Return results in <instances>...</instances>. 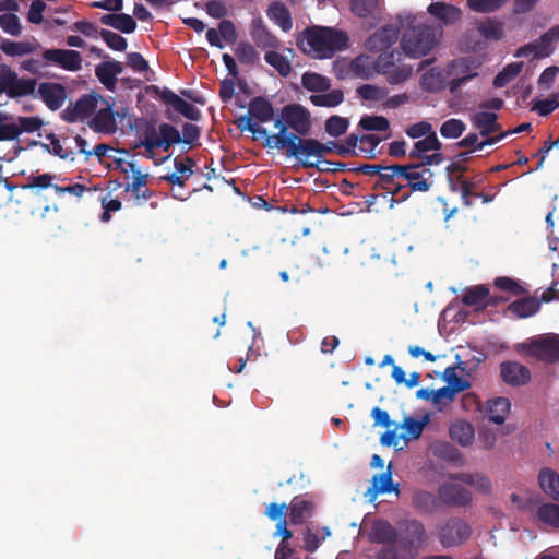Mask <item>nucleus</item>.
<instances>
[{
    "instance_id": "nucleus-63",
    "label": "nucleus",
    "mask_w": 559,
    "mask_h": 559,
    "mask_svg": "<svg viewBox=\"0 0 559 559\" xmlns=\"http://www.w3.org/2000/svg\"><path fill=\"white\" fill-rule=\"evenodd\" d=\"M235 53L239 62L245 64H253L259 58L254 47L245 41L238 44Z\"/></svg>"
},
{
    "instance_id": "nucleus-60",
    "label": "nucleus",
    "mask_w": 559,
    "mask_h": 559,
    "mask_svg": "<svg viewBox=\"0 0 559 559\" xmlns=\"http://www.w3.org/2000/svg\"><path fill=\"white\" fill-rule=\"evenodd\" d=\"M359 126L367 131H386L390 128V122L383 116H364Z\"/></svg>"
},
{
    "instance_id": "nucleus-18",
    "label": "nucleus",
    "mask_w": 559,
    "mask_h": 559,
    "mask_svg": "<svg viewBox=\"0 0 559 559\" xmlns=\"http://www.w3.org/2000/svg\"><path fill=\"white\" fill-rule=\"evenodd\" d=\"M1 81L0 92L7 93L11 98L33 94L37 83L35 79H19L15 73L9 74Z\"/></svg>"
},
{
    "instance_id": "nucleus-48",
    "label": "nucleus",
    "mask_w": 559,
    "mask_h": 559,
    "mask_svg": "<svg viewBox=\"0 0 559 559\" xmlns=\"http://www.w3.org/2000/svg\"><path fill=\"white\" fill-rule=\"evenodd\" d=\"M537 519L549 526L559 527V504L543 503L536 510Z\"/></svg>"
},
{
    "instance_id": "nucleus-34",
    "label": "nucleus",
    "mask_w": 559,
    "mask_h": 559,
    "mask_svg": "<svg viewBox=\"0 0 559 559\" xmlns=\"http://www.w3.org/2000/svg\"><path fill=\"white\" fill-rule=\"evenodd\" d=\"M450 437L462 447L472 444L475 436L474 427L466 420H457L450 426Z\"/></svg>"
},
{
    "instance_id": "nucleus-40",
    "label": "nucleus",
    "mask_w": 559,
    "mask_h": 559,
    "mask_svg": "<svg viewBox=\"0 0 559 559\" xmlns=\"http://www.w3.org/2000/svg\"><path fill=\"white\" fill-rule=\"evenodd\" d=\"M442 143L437 138L436 132L426 135L423 140L417 141L409 152L412 159L421 158L423 155L429 151H440Z\"/></svg>"
},
{
    "instance_id": "nucleus-13",
    "label": "nucleus",
    "mask_w": 559,
    "mask_h": 559,
    "mask_svg": "<svg viewBox=\"0 0 559 559\" xmlns=\"http://www.w3.org/2000/svg\"><path fill=\"white\" fill-rule=\"evenodd\" d=\"M479 66L480 63L478 61L468 57L452 61L450 70L454 78H452L448 84L450 93H455L467 81L476 78L478 75L477 69Z\"/></svg>"
},
{
    "instance_id": "nucleus-32",
    "label": "nucleus",
    "mask_w": 559,
    "mask_h": 559,
    "mask_svg": "<svg viewBox=\"0 0 559 559\" xmlns=\"http://www.w3.org/2000/svg\"><path fill=\"white\" fill-rule=\"evenodd\" d=\"M488 296L489 288L486 285H475L465 289L462 296V302L467 307H474L475 309H485Z\"/></svg>"
},
{
    "instance_id": "nucleus-31",
    "label": "nucleus",
    "mask_w": 559,
    "mask_h": 559,
    "mask_svg": "<svg viewBox=\"0 0 559 559\" xmlns=\"http://www.w3.org/2000/svg\"><path fill=\"white\" fill-rule=\"evenodd\" d=\"M251 37L257 46L262 49L280 47V40L270 33L261 20L253 21Z\"/></svg>"
},
{
    "instance_id": "nucleus-2",
    "label": "nucleus",
    "mask_w": 559,
    "mask_h": 559,
    "mask_svg": "<svg viewBox=\"0 0 559 559\" xmlns=\"http://www.w3.org/2000/svg\"><path fill=\"white\" fill-rule=\"evenodd\" d=\"M274 127L278 129V133L267 136L263 142L264 147L273 148L274 143H281L290 134L307 136L311 129L310 112L298 104L286 105L282 108L280 117L275 119Z\"/></svg>"
},
{
    "instance_id": "nucleus-9",
    "label": "nucleus",
    "mask_w": 559,
    "mask_h": 559,
    "mask_svg": "<svg viewBox=\"0 0 559 559\" xmlns=\"http://www.w3.org/2000/svg\"><path fill=\"white\" fill-rule=\"evenodd\" d=\"M403 179L407 181L405 187H408L413 192H427L431 189L435 182V175L429 167L418 163H411L403 165Z\"/></svg>"
},
{
    "instance_id": "nucleus-10",
    "label": "nucleus",
    "mask_w": 559,
    "mask_h": 559,
    "mask_svg": "<svg viewBox=\"0 0 559 559\" xmlns=\"http://www.w3.org/2000/svg\"><path fill=\"white\" fill-rule=\"evenodd\" d=\"M394 53L380 56L377 60V71L383 74L388 83L397 85L406 82L413 74V67L407 64L395 63L393 61Z\"/></svg>"
},
{
    "instance_id": "nucleus-61",
    "label": "nucleus",
    "mask_w": 559,
    "mask_h": 559,
    "mask_svg": "<svg viewBox=\"0 0 559 559\" xmlns=\"http://www.w3.org/2000/svg\"><path fill=\"white\" fill-rule=\"evenodd\" d=\"M0 27L11 36H19L22 31L20 19L14 13H3L0 15Z\"/></svg>"
},
{
    "instance_id": "nucleus-27",
    "label": "nucleus",
    "mask_w": 559,
    "mask_h": 559,
    "mask_svg": "<svg viewBox=\"0 0 559 559\" xmlns=\"http://www.w3.org/2000/svg\"><path fill=\"white\" fill-rule=\"evenodd\" d=\"M100 23L124 34L133 33L136 28L135 20L126 13L104 14L100 17Z\"/></svg>"
},
{
    "instance_id": "nucleus-58",
    "label": "nucleus",
    "mask_w": 559,
    "mask_h": 559,
    "mask_svg": "<svg viewBox=\"0 0 559 559\" xmlns=\"http://www.w3.org/2000/svg\"><path fill=\"white\" fill-rule=\"evenodd\" d=\"M466 126L461 119L451 118L440 127V134L445 139H457L465 131Z\"/></svg>"
},
{
    "instance_id": "nucleus-42",
    "label": "nucleus",
    "mask_w": 559,
    "mask_h": 559,
    "mask_svg": "<svg viewBox=\"0 0 559 559\" xmlns=\"http://www.w3.org/2000/svg\"><path fill=\"white\" fill-rule=\"evenodd\" d=\"M420 86L423 90L436 93L444 87L443 71L439 68H432L426 71L420 78Z\"/></svg>"
},
{
    "instance_id": "nucleus-50",
    "label": "nucleus",
    "mask_w": 559,
    "mask_h": 559,
    "mask_svg": "<svg viewBox=\"0 0 559 559\" xmlns=\"http://www.w3.org/2000/svg\"><path fill=\"white\" fill-rule=\"evenodd\" d=\"M350 72L359 79H370L373 75L374 68L369 57L358 56L350 61Z\"/></svg>"
},
{
    "instance_id": "nucleus-12",
    "label": "nucleus",
    "mask_w": 559,
    "mask_h": 559,
    "mask_svg": "<svg viewBox=\"0 0 559 559\" xmlns=\"http://www.w3.org/2000/svg\"><path fill=\"white\" fill-rule=\"evenodd\" d=\"M403 165H382L381 171L379 173L378 179L374 183V186L389 190L393 195H396L394 201L399 203L404 202L411 195L408 191L402 192L404 189L403 185L395 183V178H403Z\"/></svg>"
},
{
    "instance_id": "nucleus-57",
    "label": "nucleus",
    "mask_w": 559,
    "mask_h": 559,
    "mask_svg": "<svg viewBox=\"0 0 559 559\" xmlns=\"http://www.w3.org/2000/svg\"><path fill=\"white\" fill-rule=\"evenodd\" d=\"M382 139L377 134H365L359 139L358 150L366 158H374L377 156V147Z\"/></svg>"
},
{
    "instance_id": "nucleus-29",
    "label": "nucleus",
    "mask_w": 559,
    "mask_h": 559,
    "mask_svg": "<svg viewBox=\"0 0 559 559\" xmlns=\"http://www.w3.org/2000/svg\"><path fill=\"white\" fill-rule=\"evenodd\" d=\"M540 309V301L536 297H525L511 302L507 311L515 317L524 319L536 314Z\"/></svg>"
},
{
    "instance_id": "nucleus-15",
    "label": "nucleus",
    "mask_w": 559,
    "mask_h": 559,
    "mask_svg": "<svg viewBox=\"0 0 559 559\" xmlns=\"http://www.w3.org/2000/svg\"><path fill=\"white\" fill-rule=\"evenodd\" d=\"M441 508H462L472 502V493L462 485L454 483H443L438 487Z\"/></svg>"
},
{
    "instance_id": "nucleus-64",
    "label": "nucleus",
    "mask_w": 559,
    "mask_h": 559,
    "mask_svg": "<svg viewBox=\"0 0 559 559\" xmlns=\"http://www.w3.org/2000/svg\"><path fill=\"white\" fill-rule=\"evenodd\" d=\"M507 0H467L468 7L479 13H491L501 8Z\"/></svg>"
},
{
    "instance_id": "nucleus-39",
    "label": "nucleus",
    "mask_w": 559,
    "mask_h": 559,
    "mask_svg": "<svg viewBox=\"0 0 559 559\" xmlns=\"http://www.w3.org/2000/svg\"><path fill=\"white\" fill-rule=\"evenodd\" d=\"M392 491L399 492V488L397 485H393L392 483L390 464L386 472L373 476L372 486L368 489V493H371V497H376L379 493Z\"/></svg>"
},
{
    "instance_id": "nucleus-51",
    "label": "nucleus",
    "mask_w": 559,
    "mask_h": 559,
    "mask_svg": "<svg viewBox=\"0 0 559 559\" xmlns=\"http://www.w3.org/2000/svg\"><path fill=\"white\" fill-rule=\"evenodd\" d=\"M36 47H40V44H31L24 41H11L3 40L0 45L1 50L8 56H24L32 53L36 50Z\"/></svg>"
},
{
    "instance_id": "nucleus-1",
    "label": "nucleus",
    "mask_w": 559,
    "mask_h": 559,
    "mask_svg": "<svg viewBox=\"0 0 559 559\" xmlns=\"http://www.w3.org/2000/svg\"><path fill=\"white\" fill-rule=\"evenodd\" d=\"M349 38L343 31L331 27H307L298 37L297 46L316 59L332 58L336 51L348 48Z\"/></svg>"
},
{
    "instance_id": "nucleus-3",
    "label": "nucleus",
    "mask_w": 559,
    "mask_h": 559,
    "mask_svg": "<svg viewBox=\"0 0 559 559\" xmlns=\"http://www.w3.org/2000/svg\"><path fill=\"white\" fill-rule=\"evenodd\" d=\"M139 133L142 139L135 146L145 147L146 152L150 153V157L154 155L156 148L167 152L173 145L181 141L179 130L166 122L160 123L157 128L155 121L143 119L139 126Z\"/></svg>"
},
{
    "instance_id": "nucleus-26",
    "label": "nucleus",
    "mask_w": 559,
    "mask_h": 559,
    "mask_svg": "<svg viewBox=\"0 0 559 559\" xmlns=\"http://www.w3.org/2000/svg\"><path fill=\"white\" fill-rule=\"evenodd\" d=\"M289 521L294 525H300L307 518L314 513L316 506L312 501L301 499L299 497L293 498L289 506Z\"/></svg>"
},
{
    "instance_id": "nucleus-23",
    "label": "nucleus",
    "mask_w": 559,
    "mask_h": 559,
    "mask_svg": "<svg viewBox=\"0 0 559 559\" xmlns=\"http://www.w3.org/2000/svg\"><path fill=\"white\" fill-rule=\"evenodd\" d=\"M123 64L119 61H104L96 66L95 74L99 82L109 91H114L117 75L122 73Z\"/></svg>"
},
{
    "instance_id": "nucleus-17",
    "label": "nucleus",
    "mask_w": 559,
    "mask_h": 559,
    "mask_svg": "<svg viewBox=\"0 0 559 559\" xmlns=\"http://www.w3.org/2000/svg\"><path fill=\"white\" fill-rule=\"evenodd\" d=\"M126 111L127 109H123L122 112L114 111L111 105L107 104L105 108H100L94 115L90 126L96 132L114 134L118 129L117 118L122 121L126 117Z\"/></svg>"
},
{
    "instance_id": "nucleus-19",
    "label": "nucleus",
    "mask_w": 559,
    "mask_h": 559,
    "mask_svg": "<svg viewBox=\"0 0 559 559\" xmlns=\"http://www.w3.org/2000/svg\"><path fill=\"white\" fill-rule=\"evenodd\" d=\"M500 376L507 384L512 386L524 385L531 379L528 368L516 361L502 362L500 365Z\"/></svg>"
},
{
    "instance_id": "nucleus-8",
    "label": "nucleus",
    "mask_w": 559,
    "mask_h": 559,
    "mask_svg": "<svg viewBox=\"0 0 559 559\" xmlns=\"http://www.w3.org/2000/svg\"><path fill=\"white\" fill-rule=\"evenodd\" d=\"M471 526L460 518L449 519L438 528V538L444 548L462 545L471 537Z\"/></svg>"
},
{
    "instance_id": "nucleus-54",
    "label": "nucleus",
    "mask_w": 559,
    "mask_h": 559,
    "mask_svg": "<svg viewBox=\"0 0 559 559\" xmlns=\"http://www.w3.org/2000/svg\"><path fill=\"white\" fill-rule=\"evenodd\" d=\"M401 428L404 430L400 437L405 440H416L418 439L424 430V424L412 416H406L401 425Z\"/></svg>"
},
{
    "instance_id": "nucleus-25",
    "label": "nucleus",
    "mask_w": 559,
    "mask_h": 559,
    "mask_svg": "<svg viewBox=\"0 0 559 559\" xmlns=\"http://www.w3.org/2000/svg\"><path fill=\"white\" fill-rule=\"evenodd\" d=\"M510 401L507 397H496L487 401L485 406V415L489 421L501 425L510 412Z\"/></svg>"
},
{
    "instance_id": "nucleus-11",
    "label": "nucleus",
    "mask_w": 559,
    "mask_h": 559,
    "mask_svg": "<svg viewBox=\"0 0 559 559\" xmlns=\"http://www.w3.org/2000/svg\"><path fill=\"white\" fill-rule=\"evenodd\" d=\"M155 95L166 105L171 106L175 111L182 115L185 118L197 121L201 118V112L193 105L178 96L171 90L164 87L159 88L156 85L148 87Z\"/></svg>"
},
{
    "instance_id": "nucleus-28",
    "label": "nucleus",
    "mask_w": 559,
    "mask_h": 559,
    "mask_svg": "<svg viewBox=\"0 0 559 559\" xmlns=\"http://www.w3.org/2000/svg\"><path fill=\"white\" fill-rule=\"evenodd\" d=\"M413 506L418 511L427 514L436 513L441 508L439 495H433L427 490H417L413 495Z\"/></svg>"
},
{
    "instance_id": "nucleus-14",
    "label": "nucleus",
    "mask_w": 559,
    "mask_h": 559,
    "mask_svg": "<svg viewBox=\"0 0 559 559\" xmlns=\"http://www.w3.org/2000/svg\"><path fill=\"white\" fill-rule=\"evenodd\" d=\"M43 59L47 64L57 66L69 72H76L82 68V56L72 49H45Z\"/></svg>"
},
{
    "instance_id": "nucleus-56",
    "label": "nucleus",
    "mask_w": 559,
    "mask_h": 559,
    "mask_svg": "<svg viewBox=\"0 0 559 559\" xmlns=\"http://www.w3.org/2000/svg\"><path fill=\"white\" fill-rule=\"evenodd\" d=\"M349 126L347 118L334 115L326 119L324 123L325 132L334 138L345 134Z\"/></svg>"
},
{
    "instance_id": "nucleus-41",
    "label": "nucleus",
    "mask_w": 559,
    "mask_h": 559,
    "mask_svg": "<svg viewBox=\"0 0 559 559\" xmlns=\"http://www.w3.org/2000/svg\"><path fill=\"white\" fill-rule=\"evenodd\" d=\"M381 0H352L350 9L359 17L377 16L381 12Z\"/></svg>"
},
{
    "instance_id": "nucleus-37",
    "label": "nucleus",
    "mask_w": 559,
    "mask_h": 559,
    "mask_svg": "<svg viewBox=\"0 0 559 559\" xmlns=\"http://www.w3.org/2000/svg\"><path fill=\"white\" fill-rule=\"evenodd\" d=\"M148 175L135 171L132 183H129L126 191H131L139 204H143L154 195V191L145 188Z\"/></svg>"
},
{
    "instance_id": "nucleus-46",
    "label": "nucleus",
    "mask_w": 559,
    "mask_h": 559,
    "mask_svg": "<svg viewBox=\"0 0 559 559\" xmlns=\"http://www.w3.org/2000/svg\"><path fill=\"white\" fill-rule=\"evenodd\" d=\"M264 60L284 78L292 73L293 68L288 56L282 55L274 50H270L265 52Z\"/></svg>"
},
{
    "instance_id": "nucleus-38",
    "label": "nucleus",
    "mask_w": 559,
    "mask_h": 559,
    "mask_svg": "<svg viewBox=\"0 0 559 559\" xmlns=\"http://www.w3.org/2000/svg\"><path fill=\"white\" fill-rule=\"evenodd\" d=\"M475 182L465 178L464 176L457 175L454 179L449 182V188L452 192H460L462 203L464 206L469 207L473 205L471 200L475 191Z\"/></svg>"
},
{
    "instance_id": "nucleus-36",
    "label": "nucleus",
    "mask_w": 559,
    "mask_h": 559,
    "mask_svg": "<svg viewBox=\"0 0 559 559\" xmlns=\"http://www.w3.org/2000/svg\"><path fill=\"white\" fill-rule=\"evenodd\" d=\"M451 480L461 481L467 484L483 493H488L491 489L490 479L479 473H456L449 476Z\"/></svg>"
},
{
    "instance_id": "nucleus-45",
    "label": "nucleus",
    "mask_w": 559,
    "mask_h": 559,
    "mask_svg": "<svg viewBox=\"0 0 559 559\" xmlns=\"http://www.w3.org/2000/svg\"><path fill=\"white\" fill-rule=\"evenodd\" d=\"M309 100L317 107L332 108L344 102V93L342 90L335 88L328 93L311 95Z\"/></svg>"
},
{
    "instance_id": "nucleus-52",
    "label": "nucleus",
    "mask_w": 559,
    "mask_h": 559,
    "mask_svg": "<svg viewBox=\"0 0 559 559\" xmlns=\"http://www.w3.org/2000/svg\"><path fill=\"white\" fill-rule=\"evenodd\" d=\"M523 69V62H512L507 64L501 72H499L493 79V86L501 88L506 86L510 81L516 78Z\"/></svg>"
},
{
    "instance_id": "nucleus-4",
    "label": "nucleus",
    "mask_w": 559,
    "mask_h": 559,
    "mask_svg": "<svg viewBox=\"0 0 559 559\" xmlns=\"http://www.w3.org/2000/svg\"><path fill=\"white\" fill-rule=\"evenodd\" d=\"M441 34L433 25L408 26L402 35L401 47L412 58L425 57L438 45Z\"/></svg>"
},
{
    "instance_id": "nucleus-21",
    "label": "nucleus",
    "mask_w": 559,
    "mask_h": 559,
    "mask_svg": "<svg viewBox=\"0 0 559 559\" xmlns=\"http://www.w3.org/2000/svg\"><path fill=\"white\" fill-rule=\"evenodd\" d=\"M399 35L400 29L397 26L392 24L384 25L368 38L367 47L376 51L385 50L396 43Z\"/></svg>"
},
{
    "instance_id": "nucleus-7",
    "label": "nucleus",
    "mask_w": 559,
    "mask_h": 559,
    "mask_svg": "<svg viewBox=\"0 0 559 559\" xmlns=\"http://www.w3.org/2000/svg\"><path fill=\"white\" fill-rule=\"evenodd\" d=\"M523 353L545 364L559 361V335L555 333L531 337L520 344Z\"/></svg>"
},
{
    "instance_id": "nucleus-33",
    "label": "nucleus",
    "mask_w": 559,
    "mask_h": 559,
    "mask_svg": "<svg viewBox=\"0 0 559 559\" xmlns=\"http://www.w3.org/2000/svg\"><path fill=\"white\" fill-rule=\"evenodd\" d=\"M267 16L278 25L283 32H289L293 27L290 12L282 2H272L267 9Z\"/></svg>"
},
{
    "instance_id": "nucleus-5",
    "label": "nucleus",
    "mask_w": 559,
    "mask_h": 559,
    "mask_svg": "<svg viewBox=\"0 0 559 559\" xmlns=\"http://www.w3.org/2000/svg\"><path fill=\"white\" fill-rule=\"evenodd\" d=\"M273 118L274 107L272 103L263 96H255L249 102L248 114L237 118L235 124L241 131L251 132L254 140L263 138L265 141L270 135L260 123L269 122Z\"/></svg>"
},
{
    "instance_id": "nucleus-49",
    "label": "nucleus",
    "mask_w": 559,
    "mask_h": 559,
    "mask_svg": "<svg viewBox=\"0 0 559 559\" xmlns=\"http://www.w3.org/2000/svg\"><path fill=\"white\" fill-rule=\"evenodd\" d=\"M443 380L448 383L449 386L455 394L464 392L471 388V382L456 374V367L450 366L444 369Z\"/></svg>"
},
{
    "instance_id": "nucleus-55",
    "label": "nucleus",
    "mask_w": 559,
    "mask_h": 559,
    "mask_svg": "<svg viewBox=\"0 0 559 559\" xmlns=\"http://www.w3.org/2000/svg\"><path fill=\"white\" fill-rule=\"evenodd\" d=\"M478 32L488 40H500L503 36V26L500 22L488 19L478 25Z\"/></svg>"
},
{
    "instance_id": "nucleus-6",
    "label": "nucleus",
    "mask_w": 559,
    "mask_h": 559,
    "mask_svg": "<svg viewBox=\"0 0 559 559\" xmlns=\"http://www.w3.org/2000/svg\"><path fill=\"white\" fill-rule=\"evenodd\" d=\"M273 148L285 150L286 155L294 157L302 168L319 167L321 162L319 159L320 142L312 138L290 134L281 143H274Z\"/></svg>"
},
{
    "instance_id": "nucleus-44",
    "label": "nucleus",
    "mask_w": 559,
    "mask_h": 559,
    "mask_svg": "<svg viewBox=\"0 0 559 559\" xmlns=\"http://www.w3.org/2000/svg\"><path fill=\"white\" fill-rule=\"evenodd\" d=\"M373 540L388 545L391 542H396L399 533L386 521H378L373 524L371 530Z\"/></svg>"
},
{
    "instance_id": "nucleus-35",
    "label": "nucleus",
    "mask_w": 559,
    "mask_h": 559,
    "mask_svg": "<svg viewBox=\"0 0 559 559\" xmlns=\"http://www.w3.org/2000/svg\"><path fill=\"white\" fill-rule=\"evenodd\" d=\"M538 481L543 491L559 502V474L550 468H543L539 472Z\"/></svg>"
},
{
    "instance_id": "nucleus-43",
    "label": "nucleus",
    "mask_w": 559,
    "mask_h": 559,
    "mask_svg": "<svg viewBox=\"0 0 559 559\" xmlns=\"http://www.w3.org/2000/svg\"><path fill=\"white\" fill-rule=\"evenodd\" d=\"M301 85L310 91V92H326L331 87V81L329 78L316 73V72H305L301 75Z\"/></svg>"
},
{
    "instance_id": "nucleus-62",
    "label": "nucleus",
    "mask_w": 559,
    "mask_h": 559,
    "mask_svg": "<svg viewBox=\"0 0 559 559\" xmlns=\"http://www.w3.org/2000/svg\"><path fill=\"white\" fill-rule=\"evenodd\" d=\"M493 285L503 292L512 294L513 296L526 294V289L524 287H522L515 280L508 276L496 277Z\"/></svg>"
},
{
    "instance_id": "nucleus-30",
    "label": "nucleus",
    "mask_w": 559,
    "mask_h": 559,
    "mask_svg": "<svg viewBox=\"0 0 559 559\" xmlns=\"http://www.w3.org/2000/svg\"><path fill=\"white\" fill-rule=\"evenodd\" d=\"M416 551L411 550L400 538L396 542H391L388 545H383L377 554V559H414Z\"/></svg>"
},
{
    "instance_id": "nucleus-24",
    "label": "nucleus",
    "mask_w": 559,
    "mask_h": 559,
    "mask_svg": "<svg viewBox=\"0 0 559 559\" xmlns=\"http://www.w3.org/2000/svg\"><path fill=\"white\" fill-rule=\"evenodd\" d=\"M427 11L445 25H452L462 17V11L457 7L444 2H432L428 5Z\"/></svg>"
},
{
    "instance_id": "nucleus-20",
    "label": "nucleus",
    "mask_w": 559,
    "mask_h": 559,
    "mask_svg": "<svg viewBox=\"0 0 559 559\" xmlns=\"http://www.w3.org/2000/svg\"><path fill=\"white\" fill-rule=\"evenodd\" d=\"M401 543L413 551H418V548L426 542L427 534L425 526L417 520H411L405 524V527L399 535Z\"/></svg>"
},
{
    "instance_id": "nucleus-59",
    "label": "nucleus",
    "mask_w": 559,
    "mask_h": 559,
    "mask_svg": "<svg viewBox=\"0 0 559 559\" xmlns=\"http://www.w3.org/2000/svg\"><path fill=\"white\" fill-rule=\"evenodd\" d=\"M99 36L107 44V46L115 51H124L128 47V41L121 35L109 29H100Z\"/></svg>"
},
{
    "instance_id": "nucleus-16",
    "label": "nucleus",
    "mask_w": 559,
    "mask_h": 559,
    "mask_svg": "<svg viewBox=\"0 0 559 559\" xmlns=\"http://www.w3.org/2000/svg\"><path fill=\"white\" fill-rule=\"evenodd\" d=\"M99 100L105 102L96 94L82 95L72 106L64 109L62 117L68 122L86 119L95 112Z\"/></svg>"
},
{
    "instance_id": "nucleus-47",
    "label": "nucleus",
    "mask_w": 559,
    "mask_h": 559,
    "mask_svg": "<svg viewBox=\"0 0 559 559\" xmlns=\"http://www.w3.org/2000/svg\"><path fill=\"white\" fill-rule=\"evenodd\" d=\"M559 40V24L554 25L547 32H545L540 37L536 40L539 46V51L537 56L539 57H549L552 51V44Z\"/></svg>"
},
{
    "instance_id": "nucleus-22",
    "label": "nucleus",
    "mask_w": 559,
    "mask_h": 559,
    "mask_svg": "<svg viewBox=\"0 0 559 559\" xmlns=\"http://www.w3.org/2000/svg\"><path fill=\"white\" fill-rule=\"evenodd\" d=\"M38 94L50 110L61 108L67 97L64 86L52 82L40 83L38 86Z\"/></svg>"
},
{
    "instance_id": "nucleus-53",
    "label": "nucleus",
    "mask_w": 559,
    "mask_h": 559,
    "mask_svg": "<svg viewBox=\"0 0 559 559\" xmlns=\"http://www.w3.org/2000/svg\"><path fill=\"white\" fill-rule=\"evenodd\" d=\"M495 120H498V115L489 111H479L472 117V123L479 130L481 136L490 135V127Z\"/></svg>"
}]
</instances>
